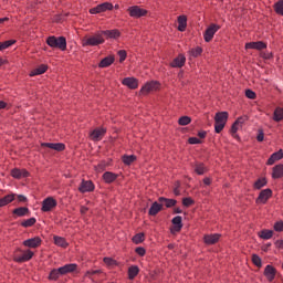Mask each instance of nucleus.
I'll return each instance as SVG.
<instances>
[{
  "mask_svg": "<svg viewBox=\"0 0 283 283\" xmlns=\"http://www.w3.org/2000/svg\"><path fill=\"white\" fill-rule=\"evenodd\" d=\"M229 120V112H218L214 115V132L216 134H220L222 129L227 126V122Z\"/></svg>",
  "mask_w": 283,
  "mask_h": 283,
  "instance_id": "nucleus-1",
  "label": "nucleus"
},
{
  "mask_svg": "<svg viewBox=\"0 0 283 283\" xmlns=\"http://www.w3.org/2000/svg\"><path fill=\"white\" fill-rule=\"evenodd\" d=\"M46 44L50 48H55L57 50H61V52H65L67 50V40L65 36H54L51 35L46 39Z\"/></svg>",
  "mask_w": 283,
  "mask_h": 283,
  "instance_id": "nucleus-2",
  "label": "nucleus"
},
{
  "mask_svg": "<svg viewBox=\"0 0 283 283\" xmlns=\"http://www.w3.org/2000/svg\"><path fill=\"white\" fill-rule=\"evenodd\" d=\"M103 43H105V39L103 38L102 33H97L82 41L83 48H87V46L94 48L96 45H103Z\"/></svg>",
  "mask_w": 283,
  "mask_h": 283,
  "instance_id": "nucleus-3",
  "label": "nucleus"
},
{
  "mask_svg": "<svg viewBox=\"0 0 283 283\" xmlns=\"http://www.w3.org/2000/svg\"><path fill=\"white\" fill-rule=\"evenodd\" d=\"M160 90V82L158 81H150L147 82L139 91L140 96H147L150 92H158Z\"/></svg>",
  "mask_w": 283,
  "mask_h": 283,
  "instance_id": "nucleus-4",
  "label": "nucleus"
},
{
  "mask_svg": "<svg viewBox=\"0 0 283 283\" xmlns=\"http://www.w3.org/2000/svg\"><path fill=\"white\" fill-rule=\"evenodd\" d=\"M57 205H59V201H56L54 197H46L42 201L41 211L43 213H50V211H52L53 209H56Z\"/></svg>",
  "mask_w": 283,
  "mask_h": 283,
  "instance_id": "nucleus-5",
  "label": "nucleus"
},
{
  "mask_svg": "<svg viewBox=\"0 0 283 283\" xmlns=\"http://www.w3.org/2000/svg\"><path fill=\"white\" fill-rule=\"evenodd\" d=\"M127 12L132 19H140L143 17H147L149 14V11L146 9L140 8L139 6H133L127 9Z\"/></svg>",
  "mask_w": 283,
  "mask_h": 283,
  "instance_id": "nucleus-6",
  "label": "nucleus"
},
{
  "mask_svg": "<svg viewBox=\"0 0 283 283\" xmlns=\"http://www.w3.org/2000/svg\"><path fill=\"white\" fill-rule=\"evenodd\" d=\"M270 198H273V190L271 188L263 189L260 191L258 198L255 199V203L266 205Z\"/></svg>",
  "mask_w": 283,
  "mask_h": 283,
  "instance_id": "nucleus-7",
  "label": "nucleus"
},
{
  "mask_svg": "<svg viewBox=\"0 0 283 283\" xmlns=\"http://www.w3.org/2000/svg\"><path fill=\"white\" fill-rule=\"evenodd\" d=\"M218 30H220V25L212 23L210 24L205 33H203V39L206 41V43H211V41H213V36H216V32H218Z\"/></svg>",
  "mask_w": 283,
  "mask_h": 283,
  "instance_id": "nucleus-8",
  "label": "nucleus"
},
{
  "mask_svg": "<svg viewBox=\"0 0 283 283\" xmlns=\"http://www.w3.org/2000/svg\"><path fill=\"white\" fill-rule=\"evenodd\" d=\"M107 10H114V4L111 2L97 4L95 8L90 9V14H101L102 12H107Z\"/></svg>",
  "mask_w": 283,
  "mask_h": 283,
  "instance_id": "nucleus-9",
  "label": "nucleus"
},
{
  "mask_svg": "<svg viewBox=\"0 0 283 283\" xmlns=\"http://www.w3.org/2000/svg\"><path fill=\"white\" fill-rule=\"evenodd\" d=\"M94 189H96V186H94V182L92 180L82 179V182L77 188V191H80V193H90L94 191Z\"/></svg>",
  "mask_w": 283,
  "mask_h": 283,
  "instance_id": "nucleus-10",
  "label": "nucleus"
},
{
  "mask_svg": "<svg viewBox=\"0 0 283 283\" xmlns=\"http://www.w3.org/2000/svg\"><path fill=\"white\" fill-rule=\"evenodd\" d=\"M107 134V128H95L93 132L90 133V138L94 143H98V140H103V137Z\"/></svg>",
  "mask_w": 283,
  "mask_h": 283,
  "instance_id": "nucleus-11",
  "label": "nucleus"
},
{
  "mask_svg": "<svg viewBox=\"0 0 283 283\" xmlns=\"http://www.w3.org/2000/svg\"><path fill=\"white\" fill-rule=\"evenodd\" d=\"M34 258V252L32 250H27L20 256H13V262L18 264H23V262H30V260Z\"/></svg>",
  "mask_w": 283,
  "mask_h": 283,
  "instance_id": "nucleus-12",
  "label": "nucleus"
},
{
  "mask_svg": "<svg viewBox=\"0 0 283 283\" xmlns=\"http://www.w3.org/2000/svg\"><path fill=\"white\" fill-rule=\"evenodd\" d=\"M247 120H249V117L247 116H240L234 120L230 128V133L232 134V136L238 134V129H240V127H242V125L247 123Z\"/></svg>",
  "mask_w": 283,
  "mask_h": 283,
  "instance_id": "nucleus-13",
  "label": "nucleus"
},
{
  "mask_svg": "<svg viewBox=\"0 0 283 283\" xmlns=\"http://www.w3.org/2000/svg\"><path fill=\"white\" fill-rule=\"evenodd\" d=\"M42 242L43 240H41V237H34V238L24 240L23 247H28L29 249H39Z\"/></svg>",
  "mask_w": 283,
  "mask_h": 283,
  "instance_id": "nucleus-14",
  "label": "nucleus"
},
{
  "mask_svg": "<svg viewBox=\"0 0 283 283\" xmlns=\"http://www.w3.org/2000/svg\"><path fill=\"white\" fill-rule=\"evenodd\" d=\"M263 275L266 277L268 282H273L275 275H277V270L273 265H266Z\"/></svg>",
  "mask_w": 283,
  "mask_h": 283,
  "instance_id": "nucleus-15",
  "label": "nucleus"
},
{
  "mask_svg": "<svg viewBox=\"0 0 283 283\" xmlns=\"http://www.w3.org/2000/svg\"><path fill=\"white\" fill-rule=\"evenodd\" d=\"M11 176L17 180H21V178H30V171H28L27 169L13 168L11 170Z\"/></svg>",
  "mask_w": 283,
  "mask_h": 283,
  "instance_id": "nucleus-16",
  "label": "nucleus"
},
{
  "mask_svg": "<svg viewBox=\"0 0 283 283\" xmlns=\"http://www.w3.org/2000/svg\"><path fill=\"white\" fill-rule=\"evenodd\" d=\"M174 227L170 229V233H180L182 231V217L177 216L171 220Z\"/></svg>",
  "mask_w": 283,
  "mask_h": 283,
  "instance_id": "nucleus-17",
  "label": "nucleus"
},
{
  "mask_svg": "<svg viewBox=\"0 0 283 283\" xmlns=\"http://www.w3.org/2000/svg\"><path fill=\"white\" fill-rule=\"evenodd\" d=\"M122 85L128 87V90H138V78L136 77H125L122 81Z\"/></svg>",
  "mask_w": 283,
  "mask_h": 283,
  "instance_id": "nucleus-18",
  "label": "nucleus"
},
{
  "mask_svg": "<svg viewBox=\"0 0 283 283\" xmlns=\"http://www.w3.org/2000/svg\"><path fill=\"white\" fill-rule=\"evenodd\" d=\"M245 50H266V43L262 41L248 42L245 43Z\"/></svg>",
  "mask_w": 283,
  "mask_h": 283,
  "instance_id": "nucleus-19",
  "label": "nucleus"
},
{
  "mask_svg": "<svg viewBox=\"0 0 283 283\" xmlns=\"http://www.w3.org/2000/svg\"><path fill=\"white\" fill-rule=\"evenodd\" d=\"M41 147H48L54 151H65V144L63 143H42Z\"/></svg>",
  "mask_w": 283,
  "mask_h": 283,
  "instance_id": "nucleus-20",
  "label": "nucleus"
},
{
  "mask_svg": "<svg viewBox=\"0 0 283 283\" xmlns=\"http://www.w3.org/2000/svg\"><path fill=\"white\" fill-rule=\"evenodd\" d=\"M221 234L214 233V234H206L203 237L205 244L212 245L218 244L220 242Z\"/></svg>",
  "mask_w": 283,
  "mask_h": 283,
  "instance_id": "nucleus-21",
  "label": "nucleus"
},
{
  "mask_svg": "<svg viewBox=\"0 0 283 283\" xmlns=\"http://www.w3.org/2000/svg\"><path fill=\"white\" fill-rule=\"evenodd\" d=\"M76 269H78V265L76 263H70L59 268V272L61 273V275H67V273H74Z\"/></svg>",
  "mask_w": 283,
  "mask_h": 283,
  "instance_id": "nucleus-22",
  "label": "nucleus"
},
{
  "mask_svg": "<svg viewBox=\"0 0 283 283\" xmlns=\"http://www.w3.org/2000/svg\"><path fill=\"white\" fill-rule=\"evenodd\" d=\"M185 63H187V57L185 56V54H179L172 60V62L170 63V67H185Z\"/></svg>",
  "mask_w": 283,
  "mask_h": 283,
  "instance_id": "nucleus-23",
  "label": "nucleus"
},
{
  "mask_svg": "<svg viewBox=\"0 0 283 283\" xmlns=\"http://www.w3.org/2000/svg\"><path fill=\"white\" fill-rule=\"evenodd\" d=\"M102 178L104 182H106V185H112V182H116V180L118 179V174L106 171L103 174Z\"/></svg>",
  "mask_w": 283,
  "mask_h": 283,
  "instance_id": "nucleus-24",
  "label": "nucleus"
},
{
  "mask_svg": "<svg viewBox=\"0 0 283 283\" xmlns=\"http://www.w3.org/2000/svg\"><path fill=\"white\" fill-rule=\"evenodd\" d=\"M272 178L273 180H280V178H283V164H279L272 168Z\"/></svg>",
  "mask_w": 283,
  "mask_h": 283,
  "instance_id": "nucleus-25",
  "label": "nucleus"
},
{
  "mask_svg": "<svg viewBox=\"0 0 283 283\" xmlns=\"http://www.w3.org/2000/svg\"><path fill=\"white\" fill-rule=\"evenodd\" d=\"M283 158V150L280 149L279 151L273 153L266 161V165H275L277 160H282Z\"/></svg>",
  "mask_w": 283,
  "mask_h": 283,
  "instance_id": "nucleus-26",
  "label": "nucleus"
},
{
  "mask_svg": "<svg viewBox=\"0 0 283 283\" xmlns=\"http://www.w3.org/2000/svg\"><path fill=\"white\" fill-rule=\"evenodd\" d=\"M48 72V64H41L40 66L33 69L29 76H41V74H45Z\"/></svg>",
  "mask_w": 283,
  "mask_h": 283,
  "instance_id": "nucleus-27",
  "label": "nucleus"
},
{
  "mask_svg": "<svg viewBox=\"0 0 283 283\" xmlns=\"http://www.w3.org/2000/svg\"><path fill=\"white\" fill-rule=\"evenodd\" d=\"M102 34H104L106 39H120V31L118 29L105 30L102 31Z\"/></svg>",
  "mask_w": 283,
  "mask_h": 283,
  "instance_id": "nucleus-28",
  "label": "nucleus"
},
{
  "mask_svg": "<svg viewBox=\"0 0 283 283\" xmlns=\"http://www.w3.org/2000/svg\"><path fill=\"white\" fill-rule=\"evenodd\" d=\"M114 61H116V57L114 55H108L101 60V62L98 63V67H109L111 65H113Z\"/></svg>",
  "mask_w": 283,
  "mask_h": 283,
  "instance_id": "nucleus-29",
  "label": "nucleus"
},
{
  "mask_svg": "<svg viewBox=\"0 0 283 283\" xmlns=\"http://www.w3.org/2000/svg\"><path fill=\"white\" fill-rule=\"evenodd\" d=\"M266 185H269V179H266V177H261L254 181L253 189L255 191H260V189H263V187H266Z\"/></svg>",
  "mask_w": 283,
  "mask_h": 283,
  "instance_id": "nucleus-30",
  "label": "nucleus"
},
{
  "mask_svg": "<svg viewBox=\"0 0 283 283\" xmlns=\"http://www.w3.org/2000/svg\"><path fill=\"white\" fill-rule=\"evenodd\" d=\"M207 171H209V168H207L203 163L195 164V174H197V176H205Z\"/></svg>",
  "mask_w": 283,
  "mask_h": 283,
  "instance_id": "nucleus-31",
  "label": "nucleus"
},
{
  "mask_svg": "<svg viewBox=\"0 0 283 283\" xmlns=\"http://www.w3.org/2000/svg\"><path fill=\"white\" fill-rule=\"evenodd\" d=\"M158 202H160L161 205L164 202L167 209H171V207H176V205L178 203L176 199H169L165 197H159Z\"/></svg>",
  "mask_w": 283,
  "mask_h": 283,
  "instance_id": "nucleus-32",
  "label": "nucleus"
},
{
  "mask_svg": "<svg viewBox=\"0 0 283 283\" xmlns=\"http://www.w3.org/2000/svg\"><path fill=\"white\" fill-rule=\"evenodd\" d=\"M12 213L18 218H23V216L30 214V209L28 207H20V208L13 209Z\"/></svg>",
  "mask_w": 283,
  "mask_h": 283,
  "instance_id": "nucleus-33",
  "label": "nucleus"
},
{
  "mask_svg": "<svg viewBox=\"0 0 283 283\" xmlns=\"http://www.w3.org/2000/svg\"><path fill=\"white\" fill-rule=\"evenodd\" d=\"M178 21V31L185 32L187 30V15L182 14L177 18Z\"/></svg>",
  "mask_w": 283,
  "mask_h": 283,
  "instance_id": "nucleus-34",
  "label": "nucleus"
},
{
  "mask_svg": "<svg viewBox=\"0 0 283 283\" xmlns=\"http://www.w3.org/2000/svg\"><path fill=\"white\" fill-rule=\"evenodd\" d=\"M282 119H283V108L277 106L273 112L272 120H274V123H281Z\"/></svg>",
  "mask_w": 283,
  "mask_h": 283,
  "instance_id": "nucleus-35",
  "label": "nucleus"
},
{
  "mask_svg": "<svg viewBox=\"0 0 283 283\" xmlns=\"http://www.w3.org/2000/svg\"><path fill=\"white\" fill-rule=\"evenodd\" d=\"M163 209V205L158 203L157 201L153 202L150 206V209L148 211V214L150 216H158L160 213V210Z\"/></svg>",
  "mask_w": 283,
  "mask_h": 283,
  "instance_id": "nucleus-36",
  "label": "nucleus"
},
{
  "mask_svg": "<svg viewBox=\"0 0 283 283\" xmlns=\"http://www.w3.org/2000/svg\"><path fill=\"white\" fill-rule=\"evenodd\" d=\"M54 240V244H56V247H61L62 249H67L70 247V243H67V241L65 240V238L63 237H53Z\"/></svg>",
  "mask_w": 283,
  "mask_h": 283,
  "instance_id": "nucleus-37",
  "label": "nucleus"
},
{
  "mask_svg": "<svg viewBox=\"0 0 283 283\" xmlns=\"http://www.w3.org/2000/svg\"><path fill=\"white\" fill-rule=\"evenodd\" d=\"M140 273L138 265H132L128 268V280H134Z\"/></svg>",
  "mask_w": 283,
  "mask_h": 283,
  "instance_id": "nucleus-38",
  "label": "nucleus"
},
{
  "mask_svg": "<svg viewBox=\"0 0 283 283\" xmlns=\"http://www.w3.org/2000/svg\"><path fill=\"white\" fill-rule=\"evenodd\" d=\"M10 202H14V195H7L0 199V208L8 207Z\"/></svg>",
  "mask_w": 283,
  "mask_h": 283,
  "instance_id": "nucleus-39",
  "label": "nucleus"
},
{
  "mask_svg": "<svg viewBox=\"0 0 283 283\" xmlns=\"http://www.w3.org/2000/svg\"><path fill=\"white\" fill-rule=\"evenodd\" d=\"M107 167H109V163L106 160H102L94 167V169L95 171H97V174H103V171H105Z\"/></svg>",
  "mask_w": 283,
  "mask_h": 283,
  "instance_id": "nucleus-40",
  "label": "nucleus"
},
{
  "mask_svg": "<svg viewBox=\"0 0 283 283\" xmlns=\"http://www.w3.org/2000/svg\"><path fill=\"white\" fill-rule=\"evenodd\" d=\"M134 244H143L145 242V232H139L132 238Z\"/></svg>",
  "mask_w": 283,
  "mask_h": 283,
  "instance_id": "nucleus-41",
  "label": "nucleus"
},
{
  "mask_svg": "<svg viewBox=\"0 0 283 283\" xmlns=\"http://www.w3.org/2000/svg\"><path fill=\"white\" fill-rule=\"evenodd\" d=\"M59 277H61V272L59 271V269H53V270H51L48 279L51 282H56V280H59Z\"/></svg>",
  "mask_w": 283,
  "mask_h": 283,
  "instance_id": "nucleus-42",
  "label": "nucleus"
},
{
  "mask_svg": "<svg viewBox=\"0 0 283 283\" xmlns=\"http://www.w3.org/2000/svg\"><path fill=\"white\" fill-rule=\"evenodd\" d=\"M262 240H271L273 238V230H262L259 234Z\"/></svg>",
  "mask_w": 283,
  "mask_h": 283,
  "instance_id": "nucleus-43",
  "label": "nucleus"
},
{
  "mask_svg": "<svg viewBox=\"0 0 283 283\" xmlns=\"http://www.w3.org/2000/svg\"><path fill=\"white\" fill-rule=\"evenodd\" d=\"M124 165H132V163H136V155H124L122 157Z\"/></svg>",
  "mask_w": 283,
  "mask_h": 283,
  "instance_id": "nucleus-44",
  "label": "nucleus"
},
{
  "mask_svg": "<svg viewBox=\"0 0 283 283\" xmlns=\"http://www.w3.org/2000/svg\"><path fill=\"white\" fill-rule=\"evenodd\" d=\"M36 224V218L32 217L30 219H27L21 222V227H24V229H28L30 227H34Z\"/></svg>",
  "mask_w": 283,
  "mask_h": 283,
  "instance_id": "nucleus-45",
  "label": "nucleus"
},
{
  "mask_svg": "<svg viewBox=\"0 0 283 283\" xmlns=\"http://www.w3.org/2000/svg\"><path fill=\"white\" fill-rule=\"evenodd\" d=\"M274 12L283 17V0H279L274 3Z\"/></svg>",
  "mask_w": 283,
  "mask_h": 283,
  "instance_id": "nucleus-46",
  "label": "nucleus"
},
{
  "mask_svg": "<svg viewBox=\"0 0 283 283\" xmlns=\"http://www.w3.org/2000/svg\"><path fill=\"white\" fill-rule=\"evenodd\" d=\"M14 43H17V40H8L0 43V52H3V50H8V48L14 45Z\"/></svg>",
  "mask_w": 283,
  "mask_h": 283,
  "instance_id": "nucleus-47",
  "label": "nucleus"
},
{
  "mask_svg": "<svg viewBox=\"0 0 283 283\" xmlns=\"http://www.w3.org/2000/svg\"><path fill=\"white\" fill-rule=\"evenodd\" d=\"M252 264L258 266V269H262V259L258 254H252Z\"/></svg>",
  "mask_w": 283,
  "mask_h": 283,
  "instance_id": "nucleus-48",
  "label": "nucleus"
},
{
  "mask_svg": "<svg viewBox=\"0 0 283 283\" xmlns=\"http://www.w3.org/2000/svg\"><path fill=\"white\" fill-rule=\"evenodd\" d=\"M190 123H191V117H189V116H181L178 119V124L181 126L189 125Z\"/></svg>",
  "mask_w": 283,
  "mask_h": 283,
  "instance_id": "nucleus-49",
  "label": "nucleus"
},
{
  "mask_svg": "<svg viewBox=\"0 0 283 283\" xmlns=\"http://www.w3.org/2000/svg\"><path fill=\"white\" fill-rule=\"evenodd\" d=\"M190 54H191V56H193V59H198V56H200L202 54V48L197 46V48L192 49L190 51Z\"/></svg>",
  "mask_w": 283,
  "mask_h": 283,
  "instance_id": "nucleus-50",
  "label": "nucleus"
},
{
  "mask_svg": "<svg viewBox=\"0 0 283 283\" xmlns=\"http://www.w3.org/2000/svg\"><path fill=\"white\" fill-rule=\"evenodd\" d=\"M184 207H191L192 205H196V201L191 197H186L182 199Z\"/></svg>",
  "mask_w": 283,
  "mask_h": 283,
  "instance_id": "nucleus-51",
  "label": "nucleus"
},
{
  "mask_svg": "<svg viewBox=\"0 0 283 283\" xmlns=\"http://www.w3.org/2000/svg\"><path fill=\"white\" fill-rule=\"evenodd\" d=\"M261 59H264V61H271V59H273V52H261L260 53Z\"/></svg>",
  "mask_w": 283,
  "mask_h": 283,
  "instance_id": "nucleus-52",
  "label": "nucleus"
},
{
  "mask_svg": "<svg viewBox=\"0 0 283 283\" xmlns=\"http://www.w3.org/2000/svg\"><path fill=\"white\" fill-rule=\"evenodd\" d=\"M135 253H137L139 258H145V255H147V250L144 247H138L135 249Z\"/></svg>",
  "mask_w": 283,
  "mask_h": 283,
  "instance_id": "nucleus-53",
  "label": "nucleus"
},
{
  "mask_svg": "<svg viewBox=\"0 0 283 283\" xmlns=\"http://www.w3.org/2000/svg\"><path fill=\"white\" fill-rule=\"evenodd\" d=\"M274 231H276L277 233H282L283 231V221H276L274 223V227H273Z\"/></svg>",
  "mask_w": 283,
  "mask_h": 283,
  "instance_id": "nucleus-54",
  "label": "nucleus"
},
{
  "mask_svg": "<svg viewBox=\"0 0 283 283\" xmlns=\"http://www.w3.org/2000/svg\"><path fill=\"white\" fill-rule=\"evenodd\" d=\"M117 54L119 56V63H124V61L127 59V51L119 50Z\"/></svg>",
  "mask_w": 283,
  "mask_h": 283,
  "instance_id": "nucleus-55",
  "label": "nucleus"
},
{
  "mask_svg": "<svg viewBox=\"0 0 283 283\" xmlns=\"http://www.w3.org/2000/svg\"><path fill=\"white\" fill-rule=\"evenodd\" d=\"M180 180L175 181L174 184V195L180 196Z\"/></svg>",
  "mask_w": 283,
  "mask_h": 283,
  "instance_id": "nucleus-56",
  "label": "nucleus"
},
{
  "mask_svg": "<svg viewBox=\"0 0 283 283\" xmlns=\"http://www.w3.org/2000/svg\"><path fill=\"white\" fill-rule=\"evenodd\" d=\"M245 96L247 98H250L251 101H254V98L256 97L255 92H253L252 90H245Z\"/></svg>",
  "mask_w": 283,
  "mask_h": 283,
  "instance_id": "nucleus-57",
  "label": "nucleus"
},
{
  "mask_svg": "<svg viewBox=\"0 0 283 283\" xmlns=\"http://www.w3.org/2000/svg\"><path fill=\"white\" fill-rule=\"evenodd\" d=\"M188 143L189 145H200L202 140H200L198 137H189Z\"/></svg>",
  "mask_w": 283,
  "mask_h": 283,
  "instance_id": "nucleus-58",
  "label": "nucleus"
},
{
  "mask_svg": "<svg viewBox=\"0 0 283 283\" xmlns=\"http://www.w3.org/2000/svg\"><path fill=\"white\" fill-rule=\"evenodd\" d=\"M256 140H258V143H262L264 140V130L263 129H259Z\"/></svg>",
  "mask_w": 283,
  "mask_h": 283,
  "instance_id": "nucleus-59",
  "label": "nucleus"
},
{
  "mask_svg": "<svg viewBox=\"0 0 283 283\" xmlns=\"http://www.w3.org/2000/svg\"><path fill=\"white\" fill-rule=\"evenodd\" d=\"M101 273H103L102 270H88V271L86 272V275H98V274H101Z\"/></svg>",
  "mask_w": 283,
  "mask_h": 283,
  "instance_id": "nucleus-60",
  "label": "nucleus"
},
{
  "mask_svg": "<svg viewBox=\"0 0 283 283\" xmlns=\"http://www.w3.org/2000/svg\"><path fill=\"white\" fill-rule=\"evenodd\" d=\"M87 211H90V208L85 207V206H82L80 208V213H82V216H85V213H87Z\"/></svg>",
  "mask_w": 283,
  "mask_h": 283,
  "instance_id": "nucleus-61",
  "label": "nucleus"
},
{
  "mask_svg": "<svg viewBox=\"0 0 283 283\" xmlns=\"http://www.w3.org/2000/svg\"><path fill=\"white\" fill-rule=\"evenodd\" d=\"M18 200H19V202H28V198L23 195H19Z\"/></svg>",
  "mask_w": 283,
  "mask_h": 283,
  "instance_id": "nucleus-62",
  "label": "nucleus"
},
{
  "mask_svg": "<svg viewBox=\"0 0 283 283\" xmlns=\"http://www.w3.org/2000/svg\"><path fill=\"white\" fill-rule=\"evenodd\" d=\"M198 137H199V138H207V132H206V130H200V132L198 133Z\"/></svg>",
  "mask_w": 283,
  "mask_h": 283,
  "instance_id": "nucleus-63",
  "label": "nucleus"
},
{
  "mask_svg": "<svg viewBox=\"0 0 283 283\" xmlns=\"http://www.w3.org/2000/svg\"><path fill=\"white\" fill-rule=\"evenodd\" d=\"M203 185L209 187L211 185V178H209V177L203 178Z\"/></svg>",
  "mask_w": 283,
  "mask_h": 283,
  "instance_id": "nucleus-64",
  "label": "nucleus"
}]
</instances>
